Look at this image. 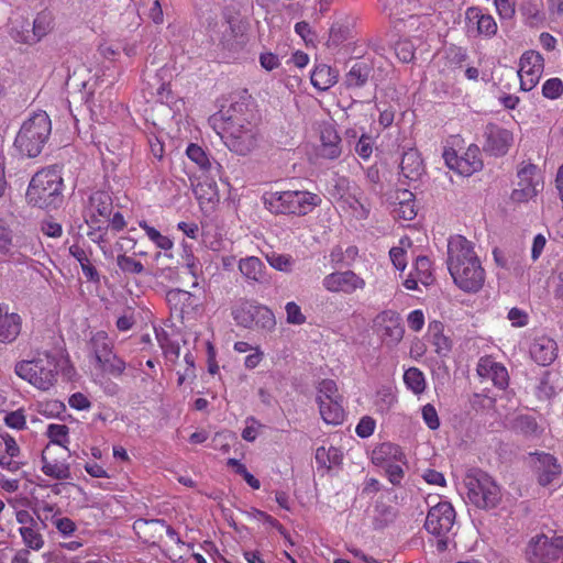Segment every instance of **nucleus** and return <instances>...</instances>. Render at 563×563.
<instances>
[{
	"mask_svg": "<svg viewBox=\"0 0 563 563\" xmlns=\"http://www.w3.org/2000/svg\"><path fill=\"white\" fill-rule=\"evenodd\" d=\"M448 269L455 285L466 292H477L484 285L485 271L472 242L454 235L448 242Z\"/></svg>",
	"mask_w": 563,
	"mask_h": 563,
	"instance_id": "f257e3e1",
	"label": "nucleus"
},
{
	"mask_svg": "<svg viewBox=\"0 0 563 563\" xmlns=\"http://www.w3.org/2000/svg\"><path fill=\"white\" fill-rule=\"evenodd\" d=\"M262 199L272 213L298 217L308 214L321 203L320 196L301 190L269 191Z\"/></svg>",
	"mask_w": 563,
	"mask_h": 563,
	"instance_id": "f03ea898",
	"label": "nucleus"
},
{
	"mask_svg": "<svg viewBox=\"0 0 563 563\" xmlns=\"http://www.w3.org/2000/svg\"><path fill=\"white\" fill-rule=\"evenodd\" d=\"M63 178L56 169H43L31 179L26 199L29 203L41 209L57 208L63 201Z\"/></svg>",
	"mask_w": 563,
	"mask_h": 563,
	"instance_id": "7ed1b4c3",
	"label": "nucleus"
},
{
	"mask_svg": "<svg viewBox=\"0 0 563 563\" xmlns=\"http://www.w3.org/2000/svg\"><path fill=\"white\" fill-rule=\"evenodd\" d=\"M52 122L45 111L34 113L22 124L14 145L18 151L27 157H36L41 154L49 139Z\"/></svg>",
	"mask_w": 563,
	"mask_h": 563,
	"instance_id": "20e7f679",
	"label": "nucleus"
},
{
	"mask_svg": "<svg viewBox=\"0 0 563 563\" xmlns=\"http://www.w3.org/2000/svg\"><path fill=\"white\" fill-rule=\"evenodd\" d=\"M57 361L48 353H40L32 360L18 362L15 374L38 389H49L57 377Z\"/></svg>",
	"mask_w": 563,
	"mask_h": 563,
	"instance_id": "39448f33",
	"label": "nucleus"
},
{
	"mask_svg": "<svg viewBox=\"0 0 563 563\" xmlns=\"http://www.w3.org/2000/svg\"><path fill=\"white\" fill-rule=\"evenodd\" d=\"M465 485L470 501L477 508H495L501 498L499 486L490 475L479 468L468 471Z\"/></svg>",
	"mask_w": 563,
	"mask_h": 563,
	"instance_id": "423d86ee",
	"label": "nucleus"
},
{
	"mask_svg": "<svg viewBox=\"0 0 563 563\" xmlns=\"http://www.w3.org/2000/svg\"><path fill=\"white\" fill-rule=\"evenodd\" d=\"M232 314L238 325L246 329L271 332L276 327L273 311L255 302H242L233 310Z\"/></svg>",
	"mask_w": 563,
	"mask_h": 563,
	"instance_id": "0eeeda50",
	"label": "nucleus"
},
{
	"mask_svg": "<svg viewBox=\"0 0 563 563\" xmlns=\"http://www.w3.org/2000/svg\"><path fill=\"white\" fill-rule=\"evenodd\" d=\"M529 563H563V536L549 538L544 533L530 539L526 548Z\"/></svg>",
	"mask_w": 563,
	"mask_h": 563,
	"instance_id": "6e6552de",
	"label": "nucleus"
},
{
	"mask_svg": "<svg viewBox=\"0 0 563 563\" xmlns=\"http://www.w3.org/2000/svg\"><path fill=\"white\" fill-rule=\"evenodd\" d=\"M228 147L239 155H246L257 144V129L251 122L244 124L240 118H231L227 126Z\"/></svg>",
	"mask_w": 563,
	"mask_h": 563,
	"instance_id": "1a4fd4ad",
	"label": "nucleus"
},
{
	"mask_svg": "<svg viewBox=\"0 0 563 563\" xmlns=\"http://www.w3.org/2000/svg\"><path fill=\"white\" fill-rule=\"evenodd\" d=\"M456 512L449 501L432 506L424 521L426 530L435 537H445L453 528Z\"/></svg>",
	"mask_w": 563,
	"mask_h": 563,
	"instance_id": "9d476101",
	"label": "nucleus"
},
{
	"mask_svg": "<svg viewBox=\"0 0 563 563\" xmlns=\"http://www.w3.org/2000/svg\"><path fill=\"white\" fill-rule=\"evenodd\" d=\"M374 327L383 343L389 347L397 345L404 338L405 328L401 318L394 310H385L374 319Z\"/></svg>",
	"mask_w": 563,
	"mask_h": 563,
	"instance_id": "9b49d317",
	"label": "nucleus"
},
{
	"mask_svg": "<svg viewBox=\"0 0 563 563\" xmlns=\"http://www.w3.org/2000/svg\"><path fill=\"white\" fill-rule=\"evenodd\" d=\"M543 57L533 51L527 52L521 56L518 70L521 90L530 91L536 87L543 71Z\"/></svg>",
	"mask_w": 563,
	"mask_h": 563,
	"instance_id": "f8f14e48",
	"label": "nucleus"
},
{
	"mask_svg": "<svg viewBox=\"0 0 563 563\" xmlns=\"http://www.w3.org/2000/svg\"><path fill=\"white\" fill-rule=\"evenodd\" d=\"M322 285L331 292L352 294L357 289H363L365 282L353 271H345L327 275L323 278Z\"/></svg>",
	"mask_w": 563,
	"mask_h": 563,
	"instance_id": "ddd939ff",
	"label": "nucleus"
},
{
	"mask_svg": "<svg viewBox=\"0 0 563 563\" xmlns=\"http://www.w3.org/2000/svg\"><path fill=\"white\" fill-rule=\"evenodd\" d=\"M465 22L467 32L475 35L492 37L497 32L495 19L478 7H470L466 9Z\"/></svg>",
	"mask_w": 563,
	"mask_h": 563,
	"instance_id": "4468645a",
	"label": "nucleus"
},
{
	"mask_svg": "<svg viewBox=\"0 0 563 563\" xmlns=\"http://www.w3.org/2000/svg\"><path fill=\"white\" fill-rule=\"evenodd\" d=\"M484 136V151L495 156L505 155L512 143L511 132L494 123L486 125Z\"/></svg>",
	"mask_w": 563,
	"mask_h": 563,
	"instance_id": "2eb2a0df",
	"label": "nucleus"
},
{
	"mask_svg": "<svg viewBox=\"0 0 563 563\" xmlns=\"http://www.w3.org/2000/svg\"><path fill=\"white\" fill-rule=\"evenodd\" d=\"M538 482L541 486H548L561 475V465L558 460L549 453H536Z\"/></svg>",
	"mask_w": 563,
	"mask_h": 563,
	"instance_id": "dca6fc26",
	"label": "nucleus"
},
{
	"mask_svg": "<svg viewBox=\"0 0 563 563\" xmlns=\"http://www.w3.org/2000/svg\"><path fill=\"white\" fill-rule=\"evenodd\" d=\"M90 219L86 220L89 227L99 223L97 216L109 219L112 212V198L107 191H96L89 197Z\"/></svg>",
	"mask_w": 563,
	"mask_h": 563,
	"instance_id": "f3484780",
	"label": "nucleus"
},
{
	"mask_svg": "<svg viewBox=\"0 0 563 563\" xmlns=\"http://www.w3.org/2000/svg\"><path fill=\"white\" fill-rule=\"evenodd\" d=\"M556 351V342L545 336L534 340L530 347L531 357L542 366H548L555 360Z\"/></svg>",
	"mask_w": 563,
	"mask_h": 563,
	"instance_id": "a211bd4d",
	"label": "nucleus"
},
{
	"mask_svg": "<svg viewBox=\"0 0 563 563\" xmlns=\"http://www.w3.org/2000/svg\"><path fill=\"white\" fill-rule=\"evenodd\" d=\"M166 300L170 309L180 316L194 311L198 306L195 295L179 288L168 290Z\"/></svg>",
	"mask_w": 563,
	"mask_h": 563,
	"instance_id": "6ab92c4d",
	"label": "nucleus"
},
{
	"mask_svg": "<svg viewBox=\"0 0 563 563\" xmlns=\"http://www.w3.org/2000/svg\"><path fill=\"white\" fill-rule=\"evenodd\" d=\"M165 528L164 519H137L133 529L145 543L155 544L156 540L162 539Z\"/></svg>",
	"mask_w": 563,
	"mask_h": 563,
	"instance_id": "aec40b11",
	"label": "nucleus"
},
{
	"mask_svg": "<svg viewBox=\"0 0 563 563\" xmlns=\"http://www.w3.org/2000/svg\"><path fill=\"white\" fill-rule=\"evenodd\" d=\"M241 274L251 282L264 284L268 282L265 264L256 256L241 258L239 262Z\"/></svg>",
	"mask_w": 563,
	"mask_h": 563,
	"instance_id": "412c9836",
	"label": "nucleus"
},
{
	"mask_svg": "<svg viewBox=\"0 0 563 563\" xmlns=\"http://www.w3.org/2000/svg\"><path fill=\"white\" fill-rule=\"evenodd\" d=\"M21 332V317L18 313H9L0 307V342L11 343Z\"/></svg>",
	"mask_w": 563,
	"mask_h": 563,
	"instance_id": "4be33fe9",
	"label": "nucleus"
},
{
	"mask_svg": "<svg viewBox=\"0 0 563 563\" xmlns=\"http://www.w3.org/2000/svg\"><path fill=\"white\" fill-rule=\"evenodd\" d=\"M320 155L328 159H335L341 155V137L335 129L327 125L321 130Z\"/></svg>",
	"mask_w": 563,
	"mask_h": 563,
	"instance_id": "5701e85b",
	"label": "nucleus"
},
{
	"mask_svg": "<svg viewBox=\"0 0 563 563\" xmlns=\"http://www.w3.org/2000/svg\"><path fill=\"white\" fill-rule=\"evenodd\" d=\"M372 73V66L364 60H356L344 77L347 89L361 88L366 85Z\"/></svg>",
	"mask_w": 563,
	"mask_h": 563,
	"instance_id": "b1692460",
	"label": "nucleus"
},
{
	"mask_svg": "<svg viewBox=\"0 0 563 563\" xmlns=\"http://www.w3.org/2000/svg\"><path fill=\"white\" fill-rule=\"evenodd\" d=\"M47 451H48V446L42 452V456H41L42 472L46 476L53 477L58 481L71 478L69 464L65 461L48 460Z\"/></svg>",
	"mask_w": 563,
	"mask_h": 563,
	"instance_id": "393cba45",
	"label": "nucleus"
},
{
	"mask_svg": "<svg viewBox=\"0 0 563 563\" xmlns=\"http://www.w3.org/2000/svg\"><path fill=\"white\" fill-rule=\"evenodd\" d=\"M400 170L404 177L409 180H418L423 174V164L419 153L416 150H409L404 153L400 162Z\"/></svg>",
	"mask_w": 563,
	"mask_h": 563,
	"instance_id": "a878e982",
	"label": "nucleus"
},
{
	"mask_svg": "<svg viewBox=\"0 0 563 563\" xmlns=\"http://www.w3.org/2000/svg\"><path fill=\"white\" fill-rule=\"evenodd\" d=\"M338 77V70L329 65L320 64L314 67L310 79L314 88L324 91L336 84Z\"/></svg>",
	"mask_w": 563,
	"mask_h": 563,
	"instance_id": "bb28decb",
	"label": "nucleus"
},
{
	"mask_svg": "<svg viewBox=\"0 0 563 563\" xmlns=\"http://www.w3.org/2000/svg\"><path fill=\"white\" fill-rule=\"evenodd\" d=\"M402 457L404 453L401 452V449L389 442H384L377 445L372 452V462L376 465L401 461Z\"/></svg>",
	"mask_w": 563,
	"mask_h": 563,
	"instance_id": "cd10ccee",
	"label": "nucleus"
},
{
	"mask_svg": "<svg viewBox=\"0 0 563 563\" xmlns=\"http://www.w3.org/2000/svg\"><path fill=\"white\" fill-rule=\"evenodd\" d=\"M322 419L328 424H340L344 420L342 399L317 401Z\"/></svg>",
	"mask_w": 563,
	"mask_h": 563,
	"instance_id": "c85d7f7f",
	"label": "nucleus"
},
{
	"mask_svg": "<svg viewBox=\"0 0 563 563\" xmlns=\"http://www.w3.org/2000/svg\"><path fill=\"white\" fill-rule=\"evenodd\" d=\"M483 162L479 158V148L471 145L465 154L461 156L457 164V173L464 176H471L473 173L482 169Z\"/></svg>",
	"mask_w": 563,
	"mask_h": 563,
	"instance_id": "c756f323",
	"label": "nucleus"
},
{
	"mask_svg": "<svg viewBox=\"0 0 563 563\" xmlns=\"http://www.w3.org/2000/svg\"><path fill=\"white\" fill-rule=\"evenodd\" d=\"M429 336L440 356H446L451 351V340L443 334V324L440 321L429 323Z\"/></svg>",
	"mask_w": 563,
	"mask_h": 563,
	"instance_id": "7c9ffc66",
	"label": "nucleus"
},
{
	"mask_svg": "<svg viewBox=\"0 0 563 563\" xmlns=\"http://www.w3.org/2000/svg\"><path fill=\"white\" fill-rule=\"evenodd\" d=\"M89 346L97 362L112 353V345L104 331L95 333L89 341Z\"/></svg>",
	"mask_w": 563,
	"mask_h": 563,
	"instance_id": "2f4dec72",
	"label": "nucleus"
},
{
	"mask_svg": "<svg viewBox=\"0 0 563 563\" xmlns=\"http://www.w3.org/2000/svg\"><path fill=\"white\" fill-rule=\"evenodd\" d=\"M404 382L416 395L423 393L426 388L424 375L417 367H410L405 372Z\"/></svg>",
	"mask_w": 563,
	"mask_h": 563,
	"instance_id": "473e14b6",
	"label": "nucleus"
},
{
	"mask_svg": "<svg viewBox=\"0 0 563 563\" xmlns=\"http://www.w3.org/2000/svg\"><path fill=\"white\" fill-rule=\"evenodd\" d=\"M341 461V454L340 451L331 446L329 449H325L324 446H320L316 451V462L321 467H328L330 468L332 464H339Z\"/></svg>",
	"mask_w": 563,
	"mask_h": 563,
	"instance_id": "72a5a7b5",
	"label": "nucleus"
},
{
	"mask_svg": "<svg viewBox=\"0 0 563 563\" xmlns=\"http://www.w3.org/2000/svg\"><path fill=\"white\" fill-rule=\"evenodd\" d=\"M117 265L125 275H141L145 272V267L140 261L125 254L117 256Z\"/></svg>",
	"mask_w": 563,
	"mask_h": 563,
	"instance_id": "f704fd0d",
	"label": "nucleus"
},
{
	"mask_svg": "<svg viewBox=\"0 0 563 563\" xmlns=\"http://www.w3.org/2000/svg\"><path fill=\"white\" fill-rule=\"evenodd\" d=\"M97 363L104 372L115 377L122 375L125 369V362L118 357L113 352Z\"/></svg>",
	"mask_w": 563,
	"mask_h": 563,
	"instance_id": "c9c22d12",
	"label": "nucleus"
},
{
	"mask_svg": "<svg viewBox=\"0 0 563 563\" xmlns=\"http://www.w3.org/2000/svg\"><path fill=\"white\" fill-rule=\"evenodd\" d=\"M342 399L338 394L336 383L332 379H323L318 386L317 401Z\"/></svg>",
	"mask_w": 563,
	"mask_h": 563,
	"instance_id": "e433bc0d",
	"label": "nucleus"
},
{
	"mask_svg": "<svg viewBox=\"0 0 563 563\" xmlns=\"http://www.w3.org/2000/svg\"><path fill=\"white\" fill-rule=\"evenodd\" d=\"M19 531L29 549L37 551L44 545L42 536L33 527H21Z\"/></svg>",
	"mask_w": 563,
	"mask_h": 563,
	"instance_id": "4c0bfd02",
	"label": "nucleus"
},
{
	"mask_svg": "<svg viewBox=\"0 0 563 563\" xmlns=\"http://www.w3.org/2000/svg\"><path fill=\"white\" fill-rule=\"evenodd\" d=\"M140 225L145 230L148 239L153 241L157 247L165 251L173 247V241L168 236L162 235L155 228L150 227L146 222H142Z\"/></svg>",
	"mask_w": 563,
	"mask_h": 563,
	"instance_id": "58836bf2",
	"label": "nucleus"
},
{
	"mask_svg": "<svg viewBox=\"0 0 563 563\" xmlns=\"http://www.w3.org/2000/svg\"><path fill=\"white\" fill-rule=\"evenodd\" d=\"M227 465L232 467L234 472L241 475L244 481L253 488L258 489L261 487V483L257 478H255L246 468L244 464H242L236 459H229Z\"/></svg>",
	"mask_w": 563,
	"mask_h": 563,
	"instance_id": "ea45409f",
	"label": "nucleus"
},
{
	"mask_svg": "<svg viewBox=\"0 0 563 563\" xmlns=\"http://www.w3.org/2000/svg\"><path fill=\"white\" fill-rule=\"evenodd\" d=\"M515 428L519 432L523 433L525 435H537L539 431L538 423L536 419L531 416H519L515 420Z\"/></svg>",
	"mask_w": 563,
	"mask_h": 563,
	"instance_id": "a19ab883",
	"label": "nucleus"
},
{
	"mask_svg": "<svg viewBox=\"0 0 563 563\" xmlns=\"http://www.w3.org/2000/svg\"><path fill=\"white\" fill-rule=\"evenodd\" d=\"M187 156L195 162L201 169L208 170L211 167V163L205 153V151L197 144H190L187 147Z\"/></svg>",
	"mask_w": 563,
	"mask_h": 563,
	"instance_id": "79ce46f5",
	"label": "nucleus"
},
{
	"mask_svg": "<svg viewBox=\"0 0 563 563\" xmlns=\"http://www.w3.org/2000/svg\"><path fill=\"white\" fill-rule=\"evenodd\" d=\"M395 54L402 63H410L415 58V46L408 40L398 41L395 45Z\"/></svg>",
	"mask_w": 563,
	"mask_h": 563,
	"instance_id": "37998d69",
	"label": "nucleus"
},
{
	"mask_svg": "<svg viewBox=\"0 0 563 563\" xmlns=\"http://www.w3.org/2000/svg\"><path fill=\"white\" fill-rule=\"evenodd\" d=\"M13 246L12 231L5 225L4 221L0 219V253L9 255L11 254Z\"/></svg>",
	"mask_w": 563,
	"mask_h": 563,
	"instance_id": "c03bdc74",
	"label": "nucleus"
},
{
	"mask_svg": "<svg viewBox=\"0 0 563 563\" xmlns=\"http://www.w3.org/2000/svg\"><path fill=\"white\" fill-rule=\"evenodd\" d=\"M511 192V199L516 202H523L534 197L538 192L537 185L533 183H527L522 186H518Z\"/></svg>",
	"mask_w": 563,
	"mask_h": 563,
	"instance_id": "a18cd8bd",
	"label": "nucleus"
},
{
	"mask_svg": "<svg viewBox=\"0 0 563 563\" xmlns=\"http://www.w3.org/2000/svg\"><path fill=\"white\" fill-rule=\"evenodd\" d=\"M511 192V199L516 202H523L534 197L538 192L537 185L533 183H527L522 186H518Z\"/></svg>",
	"mask_w": 563,
	"mask_h": 563,
	"instance_id": "49530a36",
	"label": "nucleus"
},
{
	"mask_svg": "<svg viewBox=\"0 0 563 563\" xmlns=\"http://www.w3.org/2000/svg\"><path fill=\"white\" fill-rule=\"evenodd\" d=\"M563 93V82L560 78H550L542 86V95L548 99H558Z\"/></svg>",
	"mask_w": 563,
	"mask_h": 563,
	"instance_id": "de8ad7c7",
	"label": "nucleus"
},
{
	"mask_svg": "<svg viewBox=\"0 0 563 563\" xmlns=\"http://www.w3.org/2000/svg\"><path fill=\"white\" fill-rule=\"evenodd\" d=\"M68 427L66 424H49L47 428V437L53 444L63 445L64 440L68 435Z\"/></svg>",
	"mask_w": 563,
	"mask_h": 563,
	"instance_id": "09e8293b",
	"label": "nucleus"
},
{
	"mask_svg": "<svg viewBox=\"0 0 563 563\" xmlns=\"http://www.w3.org/2000/svg\"><path fill=\"white\" fill-rule=\"evenodd\" d=\"M490 377L496 387L504 389L508 386L509 376L504 365L495 362Z\"/></svg>",
	"mask_w": 563,
	"mask_h": 563,
	"instance_id": "8fccbe9b",
	"label": "nucleus"
},
{
	"mask_svg": "<svg viewBox=\"0 0 563 563\" xmlns=\"http://www.w3.org/2000/svg\"><path fill=\"white\" fill-rule=\"evenodd\" d=\"M431 262L427 256H419L416 261V271L418 274V279L424 284L428 285L429 280L431 278Z\"/></svg>",
	"mask_w": 563,
	"mask_h": 563,
	"instance_id": "3c124183",
	"label": "nucleus"
},
{
	"mask_svg": "<svg viewBox=\"0 0 563 563\" xmlns=\"http://www.w3.org/2000/svg\"><path fill=\"white\" fill-rule=\"evenodd\" d=\"M422 418L431 430L439 429L440 419L433 405L427 404L422 407Z\"/></svg>",
	"mask_w": 563,
	"mask_h": 563,
	"instance_id": "603ef678",
	"label": "nucleus"
},
{
	"mask_svg": "<svg viewBox=\"0 0 563 563\" xmlns=\"http://www.w3.org/2000/svg\"><path fill=\"white\" fill-rule=\"evenodd\" d=\"M4 423L12 429L22 430L26 426L25 416L22 410L11 411L5 415Z\"/></svg>",
	"mask_w": 563,
	"mask_h": 563,
	"instance_id": "864d4df0",
	"label": "nucleus"
},
{
	"mask_svg": "<svg viewBox=\"0 0 563 563\" xmlns=\"http://www.w3.org/2000/svg\"><path fill=\"white\" fill-rule=\"evenodd\" d=\"M296 33L306 42V44H314L317 40L316 33L312 31L310 24L306 21H300L295 25Z\"/></svg>",
	"mask_w": 563,
	"mask_h": 563,
	"instance_id": "5fc2aeb1",
	"label": "nucleus"
},
{
	"mask_svg": "<svg viewBox=\"0 0 563 563\" xmlns=\"http://www.w3.org/2000/svg\"><path fill=\"white\" fill-rule=\"evenodd\" d=\"M287 321L292 324H301L306 321L305 316L301 313L300 307L296 302H288L286 305Z\"/></svg>",
	"mask_w": 563,
	"mask_h": 563,
	"instance_id": "6e6d98bb",
	"label": "nucleus"
},
{
	"mask_svg": "<svg viewBox=\"0 0 563 563\" xmlns=\"http://www.w3.org/2000/svg\"><path fill=\"white\" fill-rule=\"evenodd\" d=\"M375 429V420L368 416L363 417L356 426V434L361 438H368Z\"/></svg>",
	"mask_w": 563,
	"mask_h": 563,
	"instance_id": "4d7b16f0",
	"label": "nucleus"
},
{
	"mask_svg": "<svg viewBox=\"0 0 563 563\" xmlns=\"http://www.w3.org/2000/svg\"><path fill=\"white\" fill-rule=\"evenodd\" d=\"M355 152L358 156L366 159L372 155V139L368 135L363 134L355 146Z\"/></svg>",
	"mask_w": 563,
	"mask_h": 563,
	"instance_id": "13d9d810",
	"label": "nucleus"
},
{
	"mask_svg": "<svg viewBox=\"0 0 563 563\" xmlns=\"http://www.w3.org/2000/svg\"><path fill=\"white\" fill-rule=\"evenodd\" d=\"M501 19H510L515 14V4L511 0H494Z\"/></svg>",
	"mask_w": 563,
	"mask_h": 563,
	"instance_id": "bf43d9fd",
	"label": "nucleus"
},
{
	"mask_svg": "<svg viewBox=\"0 0 563 563\" xmlns=\"http://www.w3.org/2000/svg\"><path fill=\"white\" fill-rule=\"evenodd\" d=\"M394 212L396 213L397 217L401 219L412 220L417 214V211L415 209V201L409 203L397 205V207L394 209Z\"/></svg>",
	"mask_w": 563,
	"mask_h": 563,
	"instance_id": "052dcab7",
	"label": "nucleus"
},
{
	"mask_svg": "<svg viewBox=\"0 0 563 563\" xmlns=\"http://www.w3.org/2000/svg\"><path fill=\"white\" fill-rule=\"evenodd\" d=\"M390 260L394 264V266L399 269L404 271L406 268V252L401 247H391L389 251Z\"/></svg>",
	"mask_w": 563,
	"mask_h": 563,
	"instance_id": "680f3d73",
	"label": "nucleus"
},
{
	"mask_svg": "<svg viewBox=\"0 0 563 563\" xmlns=\"http://www.w3.org/2000/svg\"><path fill=\"white\" fill-rule=\"evenodd\" d=\"M386 473L388 474L390 483L394 485L400 484L404 477L402 467L398 464H394L393 462L386 464Z\"/></svg>",
	"mask_w": 563,
	"mask_h": 563,
	"instance_id": "e2e57ef3",
	"label": "nucleus"
},
{
	"mask_svg": "<svg viewBox=\"0 0 563 563\" xmlns=\"http://www.w3.org/2000/svg\"><path fill=\"white\" fill-rule=\"evenodd\" d=\"M69 406L77 410H85L91 406L89 399L81 393H76L69 398Z\"/></svg>",
	"mask_w": 563,
	"mask_h": 563,
	"instance_id": "0e129e2a",
	"label": "nucleus"
},
{
	"mask_svg": "<svg viewBox=\"0 0 563 563\" xmlns=\"http://www.w3.org/2000/svg\"><path fill=\"white\" fill-rule=\"evenodd\" d=\"M408 325L413 331H420L424 324V316L421 310H413L408 316Z\"/></svg>",
	"mask_w": 563,
	"mask_h": 563,
	"instance_id": "69168bd1",
	"label": "nucleus"
},
{
	"mask_svg": "<svg viewBox=\"0 0 563 563\" xmlns=\"http://www.w3.org/2000/svg\"><path fill=\"white\" fill-rule=\"evenodd\" d=\"M49 30V23L46 21V16L44 14H40L36 16L33 23V32L38 38L46 35Z\"/></svg>",
	"mask_w": 563,
	"mask_h": 563,
	"instance_id": "338daca9",
	"label": "nucleus"
},
{
	"mask_svg": "<svg viewBox=\"0 0 563 563\" xmlns=\"http://www.w3.org/2000/svg\"><path fill=\"white\" fill-rule=\"evenodd\" d=\"M260 63L266 70H273L279 66L278 56L273 53H262L260 55Z\"/></svg>",
	"mask_w": 563,
	"mask_h": 563,
	"instance_id": "774afa93",
	"label": "nucleus"
}]
</instances>
